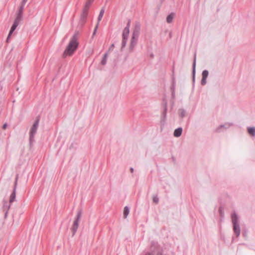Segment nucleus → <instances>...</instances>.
Returning a JSON list of instances; mask_svg holds the SVG:
<instances>
[{"instance_id":"obj_1","label":"nucleus","mask_w":255,"mask_h":255,"mask_svg":"<svg viewBox=\"0 0 255 255\" xmlns=\"http://www.w3.org/2000/svg\"><path fill=\"white\" fill-rule=\"evenodd\" d=\"M78 37V33H75L71 38L68 44L65 49V57L71 56L76 51L79 45Z\"/></svg>"},{"instance_id":"obj_2","label":"nucleus","mask_w":255,"mask_h":255,"mask_svg":"<svg viewBox=\"0 0 255 255\" xmlns=\"http://www.w3.org/2000/svg\"><path fill=\"white\" fill-rule=\"evenodd\" d=\"M93 1L94 0H87L85 5L83 8V10L81 14V21L82 24L85 23L86 21V18L88 15L89 9Z\"/></svg>"},{"instance_id":"obj_3","label":"nucleus","mask_w":255,"mask_h":255,"mask_svg":"<svg viewBox=\"0 0 255 255\" xmlns=\"http://www.w3.org/2000/svg\"><path fill=\"white\" fill-rule=\"evenodd\" d=\"M130 22H128L127 26L124 28L123 32V41L122 44V48L125 47L127 44V41L129 33Z\"/></svg>"},{"instance_id":"obj_4","label":"nucleus","mask_w":255,"mask_h":255,"mask_svg":"<svg viewBox=\"0 0 255 255\" xmlns=\"http://www.w3.org/2000/svg\"><path fill=\"white\" fill-rule=\"evenodd\" d=\"M81 215L82 212L81 211H78L76 216V219L75 220L73 226L71 228V230L73 233V236L75 235V233L76 232L78 229L79 226V222L80 220Z\"/></svg>"},{"instance_id":"obj_5","label":"nucleus","mask_w":255,"mask_h":255,"mask_svg":"<svg viewBox=\"0 0 255 255\" xmlns=\"http://www.w3.org/2000/svg\"><path fill=\"white\" fill-rule=\"evenodd\" d=\"M39 124V120L37 119L33 124L32 127H31L30 131V138L33 137L34 135L36 132L38 126Z\"/></svg>"},{"instance_id":"obj_6","label":"nucleus","mask_w":255,"mask_h":255,"mask_svg":"<svg viewBox=\"0 0 255 255\" xmlns=\"http://www.w3.org/2000/svg\"><path fill=\"white\" fill-rule=\"evenodd\" d=\"M20 20H18V19H15L14 21V23L12 25V26L11 27V29L10 30L9 33L8 34L7 40H8L9 37H10L11 35L12 34V32L14 31V30L16 29L17 26L18 25Z\"/></svg>"},{"instance_id":"obj_7","label":"nucleus","mask_w":255,"mask_h":255,"mask_svg":"<svg viewBox=\"0 0 255 255\" xmlns=\"http://www.w3.org/2000/svg\"><path fill=\"white\" fill-rule=\"evenodd\" d=\"M233 230L237 237H239L240 235V227L239 224L233 225Z\"/></svg>"},{"instance_id":"obj_8","label":"nucleus","mask_w":255,"mask_h":255,"mask_svg":"<svg viewBox=\"0 0 255 255\" xmlns=\"http://www.w3.org/2000/svg\"><path fill=\"white\" fill-rule=\"evenodd\" d=\"M232 221L233 225L239 224L238 217L236 213H234L231 216Z\"/></svg>"},{"instance_id":"obj_9","label":"nucleus","mask_w":255,"mask_h":255,"mask_svg":"<svg viewBox=\"0 0 255 255\" xmlns=\"http://www.w3.org/2000/svg\"><path fill=\"white\" fill-rule=\"evenodd\" d=\"M23 10V6L21 5L19 8L18 12V13L17 14V16H16V17L15 18V19H18V20H21Z\"/></svg>"},{"instance_id":"obj_10","label":"nucleus","mask_w":255,"mask_h":255,"mask_svg":"<svg viewBox=\"0 0 255 255\" xmlns=\"http://www.w3.org/2000/svg\"><path fill=\"white\" fill-rule=\"evenodd\" d=\"M136 40L135 39L134 34H133L132 39H131V42H130V46H129V48L131 50H133L134 46L136 44Z\"/></svg>"},{"instance_id":"obj_11","label":"nucleus","mask_w":255,"mask_h":255,"mask_svg":"<svg viewBox=\"0 0 255 255\" xmlns=\"http://www.w3.org/2000/svg\"><path fill=\"white\" fill-rule=\"evenodd\" d=\"M182 132V128H179L176 129L174 131V136L175 137H179Z\"/></svg>"},{"instance_id":"obj_12","label":"nucleus","mask_w":255,"mask_h":255,"mask_svg":"<svg viewBox=\"0 0 255 255\" xmlns=\"http://www.w3.org/2000/svg\"><path fill=\"white\" fill-rule=\"evenodd\" d=\"M249 133L252 136H255V127H249L248 128Z\"/></svg>"},{"instance_id":"obj_13","label":"nucleus","mask_w":255,"mask_h":255,"mask_svg":"<svg viewBox=\"0 0 255 255\" xmlns=\"http://www.w3.org/2000/svg\"><path fill=\"white\" fill-rule=\"evenodd\" d=\"M175 16V14L173 13H170L169 15H168L166 18V21L168 23H171L172 22L174 17Z\"/></svg>"},{"instance_id":"obj_14","label":"nucleus","mask_w":255,"mask_h":255,"mask_svg":"<svg viewBox=\"0 0 255 255\" xmlns=\"http://www.w3.org/2000/svg\"><path fill=\"white\" fill-rule=\"evenodd\" d=\"M104 12H105L104 9V8L101 9L100 10V12L99 13V14L98 15V23H99L100 21L101 20V19L104 15Z\"/></svg>"},{"instance_id":"obj_15","label":"nucleus","mask_w":255,"mask_h":255,"mask_svg":"<svg viewBox=\"0 0 255 255\" xmlns=\"http://www.w3.org/2000/svg\"><path fill=\"white\" fill-rule=\"evenodd\" d=\"M129 208L127 206H126L124 209V217L125 218H126L127 217L129 214Z\"/></svg>"},{"instance_id":"obj_16","label":"nucleus","mask_w":255,"mask_h":255,"mask_svg":"<svg viewBox=\"0 0 255 255\" xmlns=\"http://www.w3.org/2000/svg\"><path fill=\"white\" fill-rule=\"evenodd\" d=\"M108 58V54L106 53L104 54L103 58L101 61V64L103 65H105L107 63Z\"/></svg>"},{"instance_id":"obj_17","label":"nucleus","mask_w":255,"mask_h":255,"mask_svg":"<svg viewBox=\"0 0 255 255\" xmlns=\"http://www.w3.org/2000/svg\"><path fill=\"white\" fill-rule=\"evenodd\" d=\"M208 76V71L207 70H204L202 72V78H206Z\"/></svg>"},{"instance_id":"obj_18","label":"nucleus","mask_w":255,"mask_h":255,"mask_svg":"<svg viewBox=\"0 0 255 255\" xmlns=\"http://www.w3.org/2000/svg\"><path fill=\"white\" fill-rule=\"evenodd\" d=\"M15 193L14 192L10 195V202H13L14 199V198H15Z\"/></svg>"},{"instance_id":"obj_19","label":"nucleus","mask_w":255,"mask_h":255,"mask_svg":"<svg viewBox=\"0 0 255 255\" xmlns=\"http://www.w3.org/2000/svg\"><path fill=\"white\" fill-rule=\"evenodd\" d=\"M99 23H97V25H96V26L95 27L93 33V35H92L93 37L95 35V34H96V33L97 32V30L98 29V26H99Z\"/></svg>"},{"instance_id":"obj_20","label":"nucleus","mask_w":255,"mask_h":255,"mask_svg":"<svg viewBox=\"0 0 255 255\" xmlns=\"http://www.w3.org/2000/svg\"><path fill=\"white\" fill-rule=\"evenodd\" d=\"M158 201H159V199H158V198L157 196H154L153 197V201L155 203H158Z\"/></svg>"},{"instance_id":"obj_21","label":"nucleus","mask_w":255,"mask_h":255,"mask_svg":"<svg viewBox=\"0 0 255 255\" xmlns=\"http://www.w3.org/2000/svg\"><path fill=\"white\" fill-rule=\"evenodd\" d=\"M195 66H196V58L195 57L194 62L193 64V74L195 72Z\"/></svg>"},{"instance_id":"obj_22","label":"nucleus","mask_w":255,"mask_h":255,"mask_svg":"<svg viewBox=\"0 0 255 255\" xmlns=\"http://www.w3.org/2000/svg\"><path fill=\"white\" fill-rule=\"evenodd\" d=\"M185 112L183 110H180L179 114L181 117H183L185 115Z\"/></svg>"},{"instance_id":"obj_23","label":"nucleus","mask_w":255,"mask_h":255,"mask_svg":"<svg viewBox=\"0 0 255 255\" xmlns=\"http://www.w3.org/2000/svg\"><path fill=\"white\" fill-rule=\"evenodd\" d=\"M206 83V78H202L201 80V84L204 85Z\"/></svg>"},{"instance_id":"obj_24","label":"nucleus","mask_w":255,"mask_h":255,"mask_svg":"<svg viewBox=\"0 0 255 255\" xmlns=\"http://www.w3.org/2000/svg\"><path fill=\"white\" fill-rule=\"evenodd\" d=\"M114 47V44H112L111 45L110 47L109 48V51H112V50H113Z\"/></svg>"},{"instance_id":"obj_25","label":"nucleus","mask_w":255,"mask_h":255,"mask_svg":"<svg viewBox=\"0 0 255 255\" xmlns=\"http://www.w3.org/2000/svg\"><path fill=\"white\" fill-rule=\"evenodd\" d=\"M26 1H27V0H23L21 5H23L24 6Z\"/></svg>"},{"instance_id":"obj_26","label":"nucleus","mask_w":255,"mask_h":255,"mask_svg":"<svg viewBox=\"0 0 255 255\" xmlns=\"http://www.w3.org/2000/svg\"><path fill=\"white\" fill-rule=\"evenodd\" d=\"M7 127V125L6 124H4L2 127V128L5 129Z\"/></svg>"},{"instance_id":"obj_27","label":"nucleus","mask_w":255,"mask_h":255,"mask_svg":"<svg viewBox=\"0 0 255 255\" xmlns=\"http://www.w3.org/2000/svg\"><path fill=\"white\" fill-rule=\"evenodd\" d=\"M224 126H225L224 125H222V126H220V127L217 129V130L219 131H220V129L221 128L224 127Z\"/></svg>"},{"instance_id":"obj_28","label":"nucleus","mask_w":255,"mask_h":255,"mask_svg":"<svg viewBox=\"0 0 255 255\" xmlns=\"http://www.w3.org/2000/svg\"><path fill=\"white\" fill-rule=\"evenodd\" d=\"M130 172H131V173H132V172H133V168H132V167H131V168H130Z\"/></svg>"},{"instance_id":"obj_29","label":"nucleus","mask_w":255,"mask_h":255,"mask_svg":"<svg viewBox=\"0 0 255 255\" xmlns=\"http://www.w3.org/2000/svg\"><path fill=\"white\" fill-rule=\"evenodd\" d=\"M230 126H231V125H230V124H228V125H227V127H230Z\"/></svg>"}]
</instances>
